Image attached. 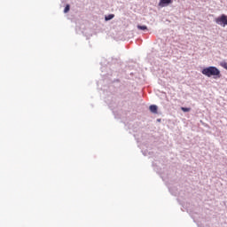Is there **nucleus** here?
Listing matches in <instances>:
<instances>
[{"mask_svg":"<svg viewBox=\"0 0 227 227\" xmlns=\"http://www.w3.org/2000/svg\"><path fill=\"white\" fill-rule=\"evenodd\" d=\"M201 74L206 77H213V79H221V70L215 66H209L207 67H204L201 70Z\"/></svg>","mask_w":227,"mask_h":227,"instance_id":"nucleus-1","label":"nucleus"},{"mask_svg":"<svg viewBox=\"0 0 227 227\" xmlns=\"http://www.w3.org/2000/svg\"><path fill=\"white\" fill-rule=\"evenodd\" d=\"M215 24L218 26H222L223 27H226L227 26V15L222 14L218 18L215 19Z\"/></svg>","mask_w":227,"mask_h":227,"instance_id":"nucleus-2","label":"nucleus"},{"mask_svg":"<svg viewBox=\"0 0 227 227\" xmlns=\"http://www.w3.org/2000/svg\"><path fill=\"white\" fill-rule=\"evenodd\" d=\"M173 3V0H160L159 6L161 8H166V6H169Z\"/></svg>","mask_w":227,"mask_h":227,"instance_id":"nucleus-3","label":"nucleus"},{"mask_svg":"<svg viewBox=\"0 0 227 227\" xmlns=\"http://www.w3.org/2000/svg\"><path fill=\"white\" fill-rule=\"evenodd\" d=\"M120 68H121V64H120V62L111 65V69L114 70V72H118V70H120Z\"/></svg>","mask_w":227,"mask_h":227,"instance_id":"nucleus-4","label":"nucleus"},{"mask_svg":"<svg viewBox=\"0 0 227 227\" xmlns=\"http://www.w3.org/2000/svg\"><path fill=\"white\" fill-rule=\"evenodd\" d=\"M149 110L153 113V114H157L159 111V106H157V105H151L149 106Z\"/></svg>","mask_w":227,"mask_h":227,"instance_id":"nucleus-5","label":"nucleus"},{"mask_svg":"<svg viewBox=\"0 0 227 227\" xmlns=\"http://www.w3.org/2000/svg\"><path fill=\"white\" fill-rule=\"evenodd\" d=\"M137 27L139 31H148V27L145 25H137Z\"/></svg>","mask_w":227,"mask_h":227,"instance_id":"nucleus-6","label":"nucleus"},{"mask_svg":"<svg viewBox=\"0 0 227 227\" xmlns=\"http://www.w3.org/2000/svg\"><path fill=\"white\" fill-rule=\"evenodd\" d=\"M113 19H114V14H108L105 16L106 22H109V20H113Z\"/></svg>","mask_w":227,"mask_h":227,"instance_id":"nucleus-7","label":"nucleus"},{"mask_svg":"<svg viewBox=\"0 0 227 227\" xmlns=\"http://www.w3.org/2000/svg\"><path fill=\"white\" fill-rule=\"evenodd\" d=\"M68 12H70V4H67L64 8V13H68Z\"/></svg>","mask_w":227,"mask_h":227,"instance_id":"nucleus-8","label":"nucleus"},{"mask_svg":"<svg viewBox=\"0 0 227 227\" xmlns=\"http://www.w3.org/2000/svg\"><path fill=\"white\" fill-rule=\"evenodd\" d=\"M181 111H183V113H189L191 111V107H181Z\"/></svg>","mask_w":227,"mask_h":227,"instance_id":"nucleus-9","label":"nucleus"},{"mask_svg":"<svg viewBox=\"0 0 227 227\" xmlns=\"http://www.w3.org/2000/svg\"><path fill=\"white\" fill-rule=\"evenodd\" d=\"M220 67H223V68H224L225 70H227V62L226 61H223L220 63Z\"/></svg>","mask_w":227,"mask_h":227,"instance_id":"nucleus-10","label":"nucleus"},{"mask_svg":"<svg viewBox=\"0 0 227 227\" xmlns=\"http://www.w3.org/2000/svg\"><path fill=\"white\" fill-rule=\"evenodd\" d=\"M157 121H158V122H160V121H161V120H160V119H157Z\"/></svg>","mask_w":227,"mask_h":227,"instance_id":"nucleus-11","label":"nucleus"}]
</instances>
